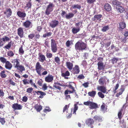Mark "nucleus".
I'll return each mask as SVG.
<instances>
[{
  "instance_id": "e2e57ef3",
  "label": "nucleus",
  "mask_w": 128,
  "mask_h": 128,
  "mask_svg": "<svg viewBox=\"0 0 128 128\" xmlns=\"http://www.w3.org/2000/svg\"><path fill=\"white\" fill-rule=\"evenodd\" d=\"M78 78L79 79L81 80L83 79L84 78V76L82 74H81L78 76Z\"/></svg>"
},
{
  "instance_id": "de8ad7c7",
  "label": "nucleus",
  "mask_w": 128,
  "mask_h": 128,
  "mask_svg": "<svg viewBox=\"0 0 128 128\" xmlns=\"http://www.w3.org/2000/svg\"><path fill=\"white\" fill-rule=\"evenodd\" d=\"M118 60V59L116 58H113L111 60L113 64H114L115 63H116Z\"/></svg>"
},
{
  "instance_id": "680f3d73",
  "label": "nucleus",
  "mask_w": 128,
  "mask_h": 128,
  "mask_svg": "<svg viewBox=\"0 0 128 128\" xmlns=\"http://www.w3.org/2000/svg\"><path fill=\"white\" fill-rule=\"evenodd\" d=\"M28 81V80L27 79H24L22 80V81L23 82L24 84V85H26L29 84V82Z\"/></svg>"
},
{
  "instance_id": "a878e982",
  "label": "nucleus",
  "mask_w": 128,
  "mask_h": 128,
  "mask_svg": "<svg viewBox=\"0 0 128 128\" xmlns=\"http://www.w3.org/2000/svg\"><path fill=\"white\" fill-rule=\"evenodd\" d=\"M15 68H16L18 70H19L21 72L25 70L24 67L21 65L19 64V66H18Z\"/></svg>"
},
{
  "instance_id": "c756f323",
  "label": "nucleus",
  "mask_w": 128,
  "mask_h": 128,
  "mask_svg": "<svg viewBox=\"0 0 128 128\" xmlns=\"http://www.w3.org/2000/svg\"><path fill=\"white\" fill-rule=\"evenodd\" d=\"M102 16V15L100 14L95 15L94 16V18L92 20L94 21L96 20V21L98 20V21H100L101 20L100 18Z\"/></svg>"
},
{
  "instance_id": "bf43d9fd",
  "label": "nucleus",
  "mask_w": 128,
  "mask_h": 128,
  "mask_svg": "<svg viewBox=\"0 0 128 128\" xmlns=\"http://www.w3.org/2000/svg\"><path fill=\"white\" fill-rule=\"evenodd\" d=\"M46 56L48 58H51L52 56V54L51 53H47L46 54Z\"/></svg>"
},
{
  "instance_id": "774afa93",
  "label": "nucleus",
  "mask_w": 128,
  "mask_h": 128,
  "mask_svg": "<svg viewBox=\"0 0 128 128\" xmlns=\"http://www.w3.org/2000/svg\"><path fill=\"white\" fill-rule=\"evenodd\" d=\"M66 14H67L64 11L62 10V13H61V14L62 17H64L65 15L66 16Z\"/></svg>"
},
{
  "instance_id": "ea45409f",
  "label": "nucleus",
  "mask_w": 128,
  "mask_h": 128,
  "mask_svg": "<svg viewBox=\"0 0 128 128\" xmlns=\"http://www.w3.org/2000/svg\"><path fill=\"white\" fill-rule=\"evenodd\" d=\"M7 54L8 56L12 57L14 55V53L11 50H9L7 52Z\"/></svg>"
},
{
  "instance_id": "bb28decb",
  "label": "nucleus",
  "mask_w": 128,
  "mask_h": 128,
  "mask_svg": "<svg viewBox=\"0 0 128 128\" xmlns=\"http://www.w3.org/2000/svg\"><path fill=\"white\" fill-rule=\"evenodd\" d=\"M78 102H77L76 103L74 104V108L73 109H71V112L72 111V110H73V114L76 115V112L78 109Z\"/></svg>"
},
{
  "instance_id": "f03ea898",
  "label": "nucleus",
  "mask_w": 128,
  "mask_h": 128,
  "mask_svg": "<svg viewBox=\"0 0 128 128\" xmlns=\"http://www.w3.org/2000/svg\"><path fill=\"white\" fill-rule=\"evenodd\" d=\"M54 6L55 5L54 4L51 2H50L46 7L45 12V14L46 15L48 16L50 14L51 12L53 11Z\"/></svg>"
},
{
  "instance_id": "f3484780",
  "label": "nucleus",
  "mask_w": 128,
  "mask_h": 128,
  "mask_svg": "<svg viewBox=\"0 0 128 128\" xmlns=\"http://www.w3.org/2000/svg\"><path fill=\"white\" fill-rule=\"evenodd\" d=\"M17 33L21 38H22L24 33L23 28L22 27L19 28L17 30Z\"/></svg>"
},
{
  "instance_id": "37998d69",
  "label": "nucleus",
  "mask_w": 128,
  "mask_h": 128,
  "mask_svg": "<svg viewBox=\"0 0 128 128\" xmlns=\"http://www.w3.org/2000/svg\"><path fill=\"white\" fill-rule=\"evenodd\" d=\"M72 8H77L79 10H80L81 8V6L80 5H78V4H74L72 6Z\"/></svg>"
},
{
  "instance_id": "13d9d810",
  "label": "nucleus",
  "mask_w": 128,
  "mask_h": 128,
  "mask_svg": "<svg viewBox=\"0 0 128 128\" xmlns=\"http://www.w3.org/2000/svg\"><path fill=\"white\" fill-rule=\"evenodd\" d=\"M0 122L2 124H4L5 122V118H1L0 116Z\"/></svg>"
},
{
  "instance_id": "9d476101",
  "label": "nucleus",
  "mask_w": 128,
  "mask_h": 128,
  "mask_svg": "<svg viewBox=\"0 0 128 128\" xmlns=\"http://www.w3.org/2000/svg\"><path fill=\"white\" fill-rule=\"evenodd\" d=\"M12 107L14 110H20L22 108V106L21 105L16 103L13 104Z\"/></svg>"
},
{
  "instance_id": "cd10ccee",
  "label": "nucleus",
  "mask_w": 128,
  "mask_h": 128,
  "mask_svg": "<svg viewBox=\"0 0 128 128\" xmlns=\"http://www.w3.org/2000/svg\"><path fill=\"white\" fill-rule=\"evenodd\" d=\"M124 88H121L120 89L117 91L118 92L116 94V96L117 97H118L120 96L122 94L123 92L124 91Z\"/></svg>"
},
{
  "instance_id": "09e8293b",
  "label": "nucleus",
  "mask_w": 128,
  "mask_h": 128,
  "mask_svg": "<svg viewBox=\"0 0 128 128\" xmlns=\"http://www.w3.org/2000/svg\"><path fill=\"white\" fill-rule=\"evenodd\" d=\"M54 60L55 62L58 64H60V59L59 58L58 56L55 57Z\"/></svg>"
},
{
  "instance_id": "603ef678",
  "label": "nucleus",
  "mask_w": 128,
  "mask_h": 128,
  "mask_svg": "<svg viewBox=\"0 0 128 128\" xmlns=\"http://www.w3.org/2000/svg\"><path fill=\"white\" fill-rule=\"evenodd\" d=\"M98 82L100 84L102 85H103L104 84V82L103 80V78H100Z\"/></svg>"
},
{
  "instance_id": "338daca9",
  "label": "nucleus",
  "mask_w": 128,
  "mask_h": 128,
  "mask_svg": "<svg viewBox=\"0 0 128 128\" xmlns=\"http://www.w3.org/2000/svg\"><path fill=\"white\" fill-rule=\"evenodd\" d=\"M4 94V93L3 92V91L1 90H0V97H3Z\"/></svg>"
},
{
  "instance_id": "4d7b16f0",
  "label": "nucleus",
  "mask_w": 128,
  "mask_h": 128,
  "mask_svg": "<svg viewBox=\"0 0 128 128\" xmlns=\"http://www.w3.org/2000/svg\"><path fill=\"white\" fill-rule=\"evenodd\" d=\"M29 84H31V85H33L34 87L36 88H37V87L36 86L35 84L32 81V79L30 80H29Z\"/></svg>"
},
{
  "instance_id": "aec40b11",
  "label": "nucleus",
  "mask_w": 128,
  "mask_h": 128,
  "mask_svg": "<svg viewBox=\"0 0 128 128\" xmlns=\"http://www.w3.org/2000/svg\"><path fill=\"white\" fill-rule=\"evenodd\" d=\"M12 64L8 61L5 63V68L8 70H10L12 67Z\"/></svg>"
},
{
  "instance_id": "412c9836",
  "label": "nucleus",
  "mask_w": 128,
  "mask_h": 128,
  "mask_svg": "<svg viewBox=\"0 0 128 128\" xmlns=\"http://www.w3.org/2000/svg\"><path fill=\"white\" fill-rule=\"evenodd\" d=\"M104 8L105 10L108 12L110 11L112 9L110 5L108 3H106L104 4Z\"/></svg>"
},
{
  "instance_id": "0eeeda50",
  "label": "nucleus",
  "mask_w": 128,
  "mask_h": 128,
  "mask_svg": "<svg viewBox=\"0 0 128 128\" xmlns=\"http://www.w3.org/2000/svg\"><path fill=\"white\" fill-rule=\"evenodd\" d=\"M94 122V120L92 118H89L86 120V124L88 125V126L90 127L91 128H93L94 127L92 124Z\"/></svg>"
},
{
  "instance_id": "5fc2aeb1",
  "label": "nucleus",
  "mask_w": 128,
  "mask_h": 128,
  "mask_svg": "<svg viewBox=\"0 0 128 128\" xmlns=\"http://www.w3.org/2000/svg\"><path fill=\"white\" fill-rule=\"evenodd\" d=\"M122 110L118 112V118L121 120L122 118Z\"/></svg>"
},
{
  "instance_id": "e433bc0d",
  "label": "nucleus",
  "mask_w": 128,
  "mask_h": 128,
  "mask_svg": "<svg viewBox=\"0 0 128 128\" xmlns=\"http://www.w3.org/2000/svg\"><path fill=\"white\" fill-rule=\"evenodd\" d=\"M0 61L3 64L6 63L7 61V59L4 57H0Z\"/></svg>"
},
{
  "instance_id": "a19ab883",
  "label": "nucleus",
  "mask_w": 128,
  "mask_h": 128,
  "mask_svg": "<svg viewBox=\"0 0 128 128\" xmlns=\"http://www.w3.org/2000/svg\"><path fill=\"white\" fill-rule=\"evenodd\" d=\"M11 41L8 43V44L6 45L4 47L5 48L9 50L11 47L12 46Z\"/></svg>"
},
{
  "instance_id": "2eb2a0df",
  "label": "nucleus",
  "mask_w": 128,
  "mask_h": 128,
  "mask_svg": "<svg viewBox=\"0 0 128 128\" xmlns=\"http://www.w3.org/2000/svg\"><path fill=\"white\" fill-rule=\"evenodd\" d=\"M38 58L39 61L42 62H43L44 61L46 60V58L45 56L42 54L41 53L39 52L38 54Z\"/></svg>"
},
{
  "instance_id": "f704fd0d",
  "label": "nucleus",
  "mask_w": 128,
  "mask_h": 128,
  "mask_svg": "<svg viewBox=\"0 0 128 128\" xmlns=\"http://www.w3.org/2000/svg\"><path fill=\"white\" fill-rule=\"evenodd\" d=\"M120 29H123L126 27L125 23L124 22H120L119 23Z\"/></svg>"
},
{
  "instance_id": "a18cd8bd",
  "label": "nucleus",
  "mask_w": 128,
  "mask_h": 128,
  "mask_svg": "<svg viewBox=\"0 0 128 128\" xmlns=\"http://www.w3.org/2000/svg\"><path fill=\"white\" fill-rule=\"evenodd\" d=\"M75 91H74L73 90H72V91L70 90H66L64 92V94L67 95L68 94H70L71 93H72L74 92Z\"/></svg>"
},
{
  "instance_id": "49530a36",
  "label": "nucleus",
  "mask_w": 128,
  "mask_h": 128,
  "mask_svg": "<svg viewBox=\"0 0 128 128\" xmlns=\"http://www.w3.org/2000/svg\"><path fill=\"white\" fill-rule=\"evenodd\" d=\"M22 46H21V47L20 48L19 50V52L20 54L22 55L23 54L24 52V51L23 49Z\"/></svg>"
},
{
  "instance_id": "9b49d317",
  "label": "nucleus",
  "mask_w": 128,
  "mask_h": 128,
  "mask_svg": "<svg viewBox=\"0 0 128 128\" xmlns=\"http://www.w3.org/2000/svg\"><path fill=\"white\" fill-rule=\"evenodd\" d=\"M54 76L52 75L49 74L45 78V81L48 82H52L53 80Z\"/></svg>"
},
{
  "instance_id": "c9c22d12",
  "label": "nucleus",
  "mask_w": 128,
  "mask_h": 128,
  "mask_svg": "<svg viewBox=\"0 0 128 128\" xmlns=\"http://www.w3.org/2000/svg\"><path fill=\"white\" fill-rule=\"evenodd\" d=\"M34 107L35 109L38 112H40L42 109V106L40 105H36Z\"/></svg>"
},
{
  "instance_id": "c03bdc74",
  "label": "nucleus",
  "mask_w": 128,
  "mask_h": 128,
  "mask_svg": "<svg viewBox=\"0 0 128 128\" xmlns=\"http://www.w3.org/2000/svg\"><path fill=\"white\" fill-rule=\"evenodd\" d=\"M55 84V85H54L53 86V87H54L55 88H56L58 90H61L62 88H61L60 87L57 86L56 85V84L58 85H60V84L59 83H56Z\"/></svg>"
},
{
  "instance_id": "864d4df0",
  "label": "nucleus",
  "mask_w": 128,
  "mask_h": 128,
  "mask_svg": "<svg viewBox=\"0 0 128 128\" xmlns=\"http://www.w3.org/2000/svg\"><path fill=\"white\" fill-rule=\"evenodd\" d=\"M102 93H103L101 92H99L98 94L99 96L101 98H103L104 97V96Z\"/></svg>"
},
{
  "instance_id": "3c124183",
  "label": "nucleus",
  "mask_w": 128,
  "mask_h": 128,
  "mask_svg": "<svg viewBox=\"0 0 128 128\" xmlns=\"http://www.w3.org/2000/svg\"><path fill=\"white\" fill-rule=\"evenodd\" d=\"M33 89V88L32 87L28 88L27 89L26 92L28 93H32Z\"/></svg>"
},
{
  "instance_id": "423d86ee",
  "label": "nucleus",
  "mask_w": 128,
  "mask_h": 128,
  "mask_svg": "<svg viewBox=\"0 0 128 128\" xmlns=\"http://www.w3.org/2000/svg\"><path fill=\"white\" fill-rule=\"evenodd\" d=\"M32 23L29 20H26L22 23V26L26 28L29 29L32 27Z\"/></svg>"
},
{
  "instance_id": "5701e85b",
  "label": "nucleus",
  "mask_w": 128,
  "mask_h": 128,
  "mask_svg": "<svg viewBox=\"0 0 128 128\" xmlns=\"http://www.w3.org/2000/svg\"><path fill=\"white\" fill-rule=\"evenodd\" d=\"M116 9L118 12L120 13L123 12L125 10L124 7L120 5L119 6L116 7Z\"/></svg>"
},
{
  "instance_id": "a211bd4d",
  "label": "nucleus",
  "mask_w": 128,
  "mask_h": 128,
  "mask_svg": "<svg viewBox=\"0 0 128 128\" xmlns=\"http://www.w3.org/2000/svg\"><path fill=\"white\" fill-rule=\"evenodd\" d=\"M122 3L118 1L117 0H114L112 1V6L114 7L118 6L120 5H121Z\"/></svg>"
},
{
  "instance_id": "72a5a7b5",
  "label": "nucleus",
  "mask_w": 128,
  "mask_h": 128,
  "mask_svg": "<svg viewBox=\"0 0 128 128\" xmlns=\"http://www.w3.org/2000/svg\"><path fill=\"white\" fill-rule=\"evenodd\" d=\"M32 4V3L31 2V0H30L29 1L27 2L26 6H25V8H27L28 9L29 8H31V6Z\"/></svg>"
},
{
  "instance_id": "473e14b6",
  "label": "nucleus",
  "mask_w": 128,
  "mask_h": 128,
  "mask_svg": "<svg viewBox=\"0 0 128 128\" xmlns=\"http://www.w3.org/2000/svg\"><path fill=\"white\" fill-rule=\"evenodd\" d=\"M80 27L77 28H74L72 29V32L74 34H76L80 31Z\"/></svg>"
},
{
  "instance_id": "393cba45",
  "label": "nucleus",
  "mask_w": 128,
  "mask_h": 128,
  "mask_svg": "<svg viewBox=\"0 0 128 128\" xmlns=\"http://www.w3.org/2000/svg\"><path fill=\"white\" fill-rule=\"evenodd\" d=\"M66 66L67 68L70 70H71L73 68V64L70 62H66Z\"/></svg>"
},
{
  "instance_id": "0e129e2a",
  "label": "nucleus",
  "mask_w": 128,
  "mask_h": 128,
  "mask_svg": "<svg viewBox=\"0 0 128 128\" xmlns=\"http://www.w3.org/2000/svg\"><path fill=\"white\" fill-rule=\"evenodd\" d=\"M89 84V83L88 82H86L83 84L82 85L85 88H86L88 87Z\"/></svg>"
},
{
  "instance_id": "f8f14e48",
  "label": "nucleus",
  "mask_w": 128,
  "mask_h": 128,
  "mask_svg": "<svg viewBox=\"0 0 128 128\" xmlns=\"http://www.w3.org/2000/svg\"><path fill=\"white\" fill-rule=\"evenodd\" d=\"M12 12L11 9L10 8H8L7 9L5 12H4V14L6 15L7 18H8L12 14Z\"/></svg>"
},
{
  "instance_id": "69168bd1",
  "label": "nucleus",
  "mask_w": 128,
  "mask_h": 128,
  "mask_svg": "<svg viewBox=\"0 0 128 128\" xmlns=\"http://www.w3.org/2000/svg\"><path fill=\"white\" fill-rule=\"evenodd\" d=\"M70 41L69 40H68L66 41V46L67 47H69L71 44L70 43Z\"/></svg>"
},
{
  "instance_id": "6ab92c4d",
  "label": "nucleus",
  "mask_w": 128,
  "mask_h": 128,
  "mask_svg": "<svg viewBox=\"0 0 128 128\" xmlns=\"http://www.w3.org/2000/svg\"><path fill=\"white\" fill-rule=\"evenodd\" d=\"M34 92L35 93H36V94L38 95H40L39 96V98H42L43 97V96L46 95V94L45 92L41 91L38 90L36 91H35Z\"/></svg>"
},
{
  "instance_id": "7c9ffc66",
  "label": "nucleus",
  "mask_w": 128,
  "mask_h": 128,
  "mask_svg": "<svg viewBox=\"0 0 128 128\" xmlns=\"http://www.w3.org/2000/svg\"><path fill=\"white\" fill-rule=\"evenodd\" d=\"M93 118L96 121L98 120V122H101L102 121V117L100 116L96 115Z\"/></svg>"
},
{
  "instance_id": "7ed1b4c3",
  "label": "nucleus",
  "mask_w": 128,
  "mask_h": 128,
  "mask_svg": "<svg viewBox=\"0 0 128 128\" xmlns=\"http://www.w3.org/2000/svg\"><path fill=\"white\" fill-rule=\"evenodd\" d=\"M84 104L85 105L89 106V108L91 109H96L98 108V105L96 103L90 101L84 102Z\"/></svg>"
},
{
  "instance_id": "f257e3e1",
  "label": "nucleus",
  "mask_w": 128,
  "mask_h": 128,
  "mask_svg": "<svg viewBox=\"0 0 128 128\" xmlns=\"http://www.w3.org/2000/svg\"><path fill=\"white\" fill-rule=\"evenodd\" d=\"M86 46V44L82 42V40L78 41L75 45V48L76 50H82L85 49Z\"/></svg>"
},
{
  "instance_id": "20e7f679",
  "label": "nucleus",
  "mask_w": 128,
  "mask_h": 128,
  "mask_svg": "<svg viewBox=\"0 0 128 128\" xmlns=\"http://www.w3.org/2000/svg\"><path fill=\"white\" fill-rule=\"evenodd\" d=\"M35 67V70L36 73L38 75L41 76L42 75L41 70L43 68L42 67L39 62H36Z\"/></svg>"
},
{
  "instance_id": "8fccbe9b",
  "label": "nucleus",
  "mask_w": 128,
  "mask_h": 128,
  "mask_svg": "<svg viewBox=\"0 0 128 128\" xmlns=\"http://www.w3.org/2000/svg\"><path fill=\"white\" fill-rule=\"evenodd\" d=\"M35 35L34 33H30L28 36V37L30 39H32L34 37Z\"/></svg>"
},
{
  "instance_id": "4468645a",
  "label": "nucleus",
  "mask_w": 128,
  "mask_h": 128,
  "mask_svg": "<svg viewBox=\"0 0 128 128\" xmlns=\"http://www.w3.org/2000/svg\"><path fill=\"white\" fill-rule=\"evenodd\" d=\"M98 66V69L99 70H103L105 68V66L103 63L102 62H99L97 64Z\"/></svg>"
},
{
  "instance_id": "39448f33",
  "label": "nucleus",
  "mask_w": 128,
  "mask_h": 128,
  "mask_svg": "<svg viewBox=\"0 0 128 128\" xmlns=\"http://www.w3.org/2000/svg\"><path fill=\"white\" fill-rule=\"evenodd\" d=\"M51 50L53 53L56 52L57 50V47L56 42L54 39L51 40Z\"/></svg>"
},
{
  "instance_id": "052dcab7",
  "label": "nucleus",
  "mask_w": 128,
  "mask_h": 128,
  "mask_svg": "<svg viewBox=\"0 0 128 128\" xmlns=\"http://www.w3.org/2000/svg\"><path fill=\"white\" fill-rule=\"evenodd\" d=\"M69 107V106L68 105H66L63 108V112H65V111L67 110Z\"/></svg>"
},
{
  "instance_id": "4c0bfd02",
  "label": "nucleus",
  "mask_w": 128,
  "mask_h": 128,
  "mask_svg": "<svg viewBox=\"0 0 128 128\" xmlns=\"http://www.w3.org/2000/svg\"><path fill=\"white\" fill-rule=\"evenodd\" d=\"M109 29V26L107 25L105 26L102 27L101 29V30L103 32H106Z\"/></svg>"
},
{
  "instance_id": "6e6552de",
  "label": "nucleus",
  "mask_w": 128,
  "mask_h": 128,
  "mask_svg": "<svg viewBox=\"0 0 128 128\" xmlns=\"http://www.w3.org/2000/svg\"><path fill=\"white\" fill-rule=\"evenodd\" d=\"M59 22L56 20H52L50 23V26L52 28H54L57 26Z\"/></svg>"
},
{
  "instance_id": "dca6fc26",
  "label": "nucleus",
  "mask_w": 128,
  "mask_h": 128,
  "mask_svg": "<svg viewBox=\"0 0 128 128\" xmlns=\"http://www.w3.org/2000/svg\"><path fill=\"white\" fill-rule=\"evenodd\" d=\"M72 69V72L74 74H78L80 72L79 67L77 65H75L74 67Z\"/></svg>"
},
{
  "instance_id": "b1692460",
  "label": "nucleus",
  "mask_w": 128,
  "mask_h": 128,
  "mask_svg": "<svg viewBox=\"0 0 128 128\" xmlns=\"http://www.w3.org/2000/svg\"><path fill=\"white\" fill-rule=\"evenodd\" d=\"M70 75V73L68 70L66 71L65 72H61V76L64 77L66 79L68 78V77H66V76H69Z\"/></svg>"
},
{
  "instance_id": "c85d7f7f",
  "label": "nucleus",
  "mask_w": 128,
  "mask_h": 128,
  "mask_svg": "<svg viewBox=\"0 0 128 128\" xmlns=\"http://www.w3.org/2000/svg\"><path fill=\"white\" fill-rule=\"evenodd\" d=\"M74 16V14L72 12H69L66 14L65 16L66 18L67 19H70L72 18Z\"/></svg>"
},
{
  "instance_id": "58836bf2",
  "label": "nucleus",
  "mask_w": 128,
  "mask_h": 128,
  "mask_svg": "<svg viewBox=\"0 0 128 128\" xmlns=\"http://www.w3.org/2000/svg\"><path fill=\"white\" fill-rule=\"evenodd\" d=\"M0 76L2 78H5L7 76L5 74V72L4 70H3L1 71L0 73Z\"/></svg>"
},
{
  "instance_id": "2f4dec72",
  "label": "nucleus",
  "mask_w": 128,
  "mask_h": 128,
  "mask_svg": "<svg viewBox=\"0 0 128 128\" xmlns=\"http://www.w3.org/2000/svg\"><path fill=\"white\" fill-rule=\"evenodd\" d=\"M96 92L95 91L92 90L91 92H89L88 93V94L90 96L94 97L96 94Z\"/></svg>"
},
{
  "instance_id": "1a4fd4ad",
  "label": "nucleus",
  "mask_w": 128,
  "mask_h": 128,
  "mask_svg": "<svg viewBox=\"0 0 128 128\" xmlns=\"http://www.w3.org/2000/svg\"><path fill=\"white\" fill-rule=\"evenodd\" d=\"M11 62L13 64L15 68L20 64L19 59L17 58L12 60Z\"/></svg>"
},
{
  "instance_id": "4be33fe9",
  "label": "nucleus",
  "mask_w": 128,
  "mask_h": 128,
  "mask_svg": "<svg viewBox=\"0 0 128 128\" xmlns=\"http://www.w3.org/2000/svg\"><path fill=\"white\" fill-rule=\"evenodd\" d=\"M17 14L19 17L20 18H24L26 16V14L25 12L20 11H18Z\"/></svg>"
},
{
  "instance_id": "79ce46f5",
  "label": "nucleus",
  "mask_w": 128,
  "mask_h": 128,
  "mask_svg": "<svg viewBox=\"0 0 128 128\" xmlns=\"http://www.w3.org/2000/svg\"><path fill=\"white\" fill-rule=\"evenodd\" d=\"M2 40L3 42H7L10 40V38L6 36H4V37L2 38Z\"/></svg>"
},
{
  "instance_id": "ddd939ff",
  "label": "nucleus",
  "mask_w": 128,
  "mask_h": 128,
  "mask_svg": "<svg viewBox=\"0 0 128 128\" xmlns=\"http://www.w3.org/2000/svg\"><path fill=\"white\" fill-rule=\"evenodd\" d=\"M97 90L103 93L107 94L108 92L106 91L107 89L106 87L104 86H99L97 88Z\"/></svg>"
},
{
  "instance_id": "6e6d98bb",
  "label": "nucleus",
  "mask_w": 128,
  "mask_h": 128,
  "mask_svg": "<svg viewBox=\"0 0 128 128\" xmlns=\"http://www.w3.org/2000/svg\"><path fill=\"white\" fill-rule=\"evenodd\" d=\"M119 86V84H116V86H114V89L113 90V91L114 93H116V90L118 89Z\"/></svg>"
}]
</instances>
